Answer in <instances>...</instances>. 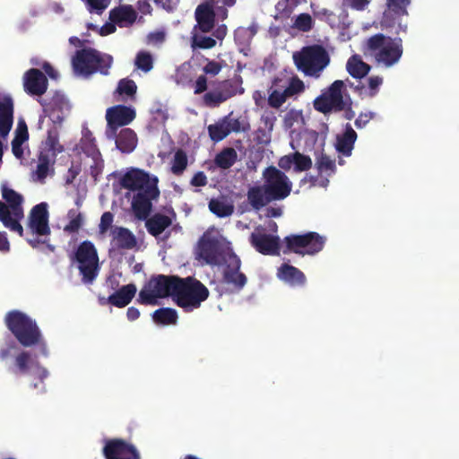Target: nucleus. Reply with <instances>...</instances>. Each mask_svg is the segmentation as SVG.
<instances>
[{
	"label": "nucleus",
	"instance_id": "nucleus-1",
	"mask_svg": "<svg viewBox=\"0 0 459 459\" xmlns=\"http://www.w3.org/2000/svg\"><path fill=\"white\" fill-rule=\"evenodd\" d=\"M4 324L22 347H38L40 355L48 356V343L41 330L27 314L19 310L9 311L5 315Z\"/></svg>",
	"mask_w": 459,
	"mask_h": 459
},
{
	"label": "nucleus",
	"instance_id": "nucleus-2",
	"mask_svg": "<svg viewBox=\"0 0 459 459\" xmlns=\"http://www.w3.org/2000/svg\"><path fill=\"white\" fill-rule=\"evenodd\" d=\"M112 64V57L88 48L77 50L72 59L75 74L88 77L95 73L107 75Z\"/></svg>",
	"mask_w": 459,
	"mask_h": 459
},
{
	"label": "nucleus",
	"instance_id": "nucleus-3",
	"mask_svg": "<svg viewBox=\"0 0 459 459\" xmlns=\"http://www.w3.org/2000/svg\"><path fill=\"white\" fill-rule=\"evenodd\" d=\"M2 195L8 205L0 201V221H2L4 227L22 237L23 228L20 223V221L24 216L22 206V195L13 189L7 187L3 188Z\"/></svg>",
	"mask_w": 459,
	"mask_h": 459
},
{
	"label": "nucleus",
	"instance_id": "nucleus-4",
	"mask_svg": "<svg viewBox=\"0 0 459 459\" xmlns=\"http://www.w3.org/2000/svg\"><path fill=\"white\" fill-rule=\"evenodd\" d=\"M73 259L78 263L82 282L87 285L92 284L100 269L99 255L94 244L90 240L82 241L74 252Z\"/></svg>",
	"mask_w": 459,
	"mask_h": 459
},
{
	"label": "nucleus",
	"instance_id": "nucleus-5",
	"mask_svg": "<svg viewBox=\"0 0 459 459\" xmlns=\"http://www.w3.org/2000/svg\"><path fill=\"white\" fill-rule=\"evenodd\" d=\"M120 186L136 192L132 196L131 209L137 220H143V169H131L121 178Z\"/></svg>",
	"mask_w": 459,
	"mask_h": 459
},
{
	"label": "nucleus",
	"instance_id": "nucleus-6",
	"mask_svg": "<svg viewBox=\"0 0 459 459\" xmlns=\"http://www.w3.org/2000/svg\"><path fill=\"white\" fill-rule=\"evenodd\" d=\"M37 354L32 355L29 351H21L14 357L13 365L9 368L10 372L15 376L33 374L43 384L48 373L37 360Z\"/></svg>",
	"mask_w": 459,
	"mask_h": 459
},
{
	"label": "nucleus",
	"instance_id": "nucleus-7",
	"mask_svg": "<svg viewBox=\"0 0 459 459\" xmlns=\"http://www.w3.org/2000/svg\"><path fill=\"white\" fill-rule=\"evenodd\" d=\"M102 453L105 459H140L135 446L121 438L106 440Z\"/></svg>",
	"mask_w": 459,
	"mask_h": 459
},
{
	"label": "nucleus",
	"instance_id": "nucleus-8",
	"mask_svg": "<svg viewBox=\"0 0 459 459\" xmlns=\"http://www.w3.org/2000/svg\"><path fill=\"white\" fill-rule=\"evenodd\" d=\"M135 118V110L125 105L110 107L106 111L108 127L116 134L118 127L130 124Z\"/></svg>",
	"mask_w": 459,
	"mask_h": 459
},
{
	"label": "nucleus",
	"instance_id": "nucleus-9",
	"mask_svg": "<svg viewBox=\"0 0 459 459\" xmlns=\"http://www.w3.org/2000/svg\"><path fill=\"white\" fill-rule=\"evenodd\" d=\"M28 226L31 232L38 236L50 234L48 204L46 203H40L32 207L29 215Z\"/></svg>",
	"mask_w": 459,
	"mask_h": 459
},
{
	"label": "nucleus",
	"instance_id": "nucleus-10",
	"mask_svg": "<svg viewBox=\"0 0 459 459\" xmlns=\"http://www.w3.org/2000/svg\"><path fill=\"white\" fill-rule=\"evenodd\" d=\"M48 86V78L37 68H30L23 74V88L30 96H42L47 91Z\"/></svg>",
	"mask_w": 459,
	"mask_h": 459
},
{
	"label": "nucleus",
	"instance_id": "nucleus-11",
	"mask_svg": "<svg viewBox=\"0 0 459 459\" xmlns=\"http://www.w3.org/2000/svg\"><path fill=\"white\" fill-rule=\"evenodd\" d=\"M136 293V287L134 284L130 283L120 287L118 290H115L112 294H110L108 299L99 298L100 304L104 306L106 304H110L117 307H126L133 299Z\"/></svg>",
	"mask_w": 459,
	"mask_h": 459
},
{
	"label": "nucleus",
	"instance_id": "nucleus-12",
	"mask_svg": "<svg viewBox=\"0 0 459 459\" xmlns=\"http://www.w3.org/2000/svg\"><path fill=\"white\" fill-rule=\"evenodd\" d=\"M13 100L10 95L0 96V135L6 137L13 123Z\"/></svg>",
	"mask_w": 459,
	"mask_h": 459
},
{
	"label": "nucleus",
	"instance_id": "nucleus-13",
	"mask_svg": "<svg viewBox=\"0 0 459 459\" xmlns=\"http://www.w3.org/2000/svg\"><path fill=\"white\" fill-rule=\"evenodd\" d=\"M64 152V146L59 143V131L53 126L48 130L47 137L40 144L39 154L56 159L58 153Z\"/></svg>",
	"mask_w": 459,
	"mask_h": 459
},
{
	"label": "nucleus",
	"instance_id": "nucleus-14",
	"mask_svg": "<svg viewBox=\"0 0 459 459\" xmlns=\"http://www.w3.org/2000/svg\"><path fill=\"white\" fill-rule=\"evenodd\" d=\"M136 18L137 13L132 5H119L109 12V20L119 27L132 25Z\"/></svg>",
	"mask_w": 459,
	"mask_h": 459
},
{
	"label": "nucleus",
	"instance_id": "nucleus-15",
	"mask_svg": "<svg viewBox=\"0 0 459 459\" xmlns=\"http://www.w3.org/2000/svg\"><path fill=\"white\" fill-rule=\"evenodd\" d=\"M112 244L120 249H133L136 246L134 235L126 228L116 226L111 230Z\"/></svg>",
	"mask_w": 459,
	"mask_h": 459
},
{
	"label": "nucleus",
	"instance_id": "nucleus-16",
	"mask_svg": "<svg viewBox=\"0 0 459 459\" xmlns=\"http://www.w3.org/2000/svg\"><path fill=\"white\" fill-rule=\"evenodd\" d=\"M137 91L136 83L128 78L121 79L117 87L113 92V98L116 101L126 102L135 99Z\"/></svg>",
	"mask_w": 459,
	"mask_h": 459
},
{
	"label": "nucleus",
	"instance_id": "nucleus-17",
	"mask_svg": "<svg viewBox=\"0 0 459 459\" xmlns=\"http://www.w3.org/2000/svg\"><path fill=\"white\" fill-rule=\"evenodd\" d=\"M136 143V134L130 128L122 129L116 138L117 148L122 152H131L135 148Z\"/></svg>",
	"mask_w": 459,
	"mask_h": 459
},
{
	"label": "nucleus",
	"instance_id": "nucleus-18",
	"mask_svg": "<svg viewBox=\"0 0 459 459\" xmlns=\"http://www.w3.org/2000/svg\"><path fill=\"white\" fill-rule=\"evenodd\" d=\"M29 138L28 128L25 123H20L15 131L14 138L12 141V152L13 155L21 159L23 156L22 144Z\"/></svg>",
	"mask_w": 459,
	"mask_h": 459
},
{
	"label": "nucleus",
	"instance_id": "nucleus-19",
	"mask_svg": "<svg viewBox=\"0 0 459 459\" xmlns=\"http://www.w3.org/2000/svg\"><path fill=\"white\" fill-rule=\"evenodd\" d=\"M80 150L89 157L95 159L97 156H100V152L97 148L95 138L92 135V133L86 129L79 143Z\"/></svg>",
	"mask_w": 459,
	"mask_h": 459
},
{
	"label": "nucleus",
	"instance_id": "nucleus-20",
	"mask_svg": "<svg viewBox=\"0 0 459 459\" xmlns=\"http://www.w3.org/2000/svg\"><path fill=\"white\" fill-rule=\"evenodd\" d=\"M56 159L50 158L47 155L39 154V163L37 169L33 172L32 178L35 181L44 183L48 175L49 167L55 163Z\"/></svg>",
	"mask_w": 459,
	"mask_h": 459
},
{
	"label": "nucleus",
	"instance_id": "nucleus-21",
	"mask_svg": "<svg viewBox=\"0 0 459 459\" xmlns=\"http://www.w3.org/2000/svg\"><path fill=\"white\" fill-rule=\"evenodd\" d=\"M72 213H73L72 219L70 220L69 223L66 224L64 228V230L68 233L77 232L82 225V214L78 213V214L74 215V212L70 211L69 215L71 216Z\"/></svg>",
	"mask_w": 459,
	"mask_h": 459
},
{
	"label": "nucleus",
	"instance_id": "nucleus-22",
	"mask_svg": "<svg viewBox=\"0 0 459 459\" xmlns=\"http://www.w3.org/2000/svg\"><path fill=\"white\" fill-rule=\"evenodd\" d=\"M114 216L110 212H105L100 218L99 230L100 233H106L109 228H111Z\"/></svg>",
	"mask_w": 459,
	"mask_h": 459
},
{
	"label": "nucleus",
	"instance_id": "nucleus-23",
	"mask_svg": "<svg viewBox=\"0 0 459 459\" xmlns=\"http://www.w3.org/2000/svg\"><path fill=\"white\" fill-rule=\"evenodd\" d=\"M90 12L95 11L97 13H101L108 4V0H87Z\"/></svg>",
	"mask_w": 459,
	"mask_h": 459
},
{
	"label": "nucleus",
	"instance_id": "nucleus-24",
	"mask_svg": "<svg viewBox=\"0 0 459 459\" xmlns=\"http://www.w3.org/2000/svg\"><path fill=\"white\" fill-rule=\"evenodd\" d=\"M93 160V164L91 165L90 173L91 176L94 178V181L98 180V177L101 174L103 160L100 159V156H97Z\"/></svg>",
	"mask_w": 459,
	"mask_h": 459
},
{
	"label": "nucleus",
	"instance_id": "nucleus-25",
	"mask_svg": "<svg viewBox=\"0 0 459 459\" xmlns=\"http://www.w3.org/2000/svg\"><path fill=\"white\" fill-rule=\"evenodd\" d=\"M106 286L110 290L115 291L119 289V281L115 275H110L106 280Z\"/></svg>",
	"mask_w": 459,
	"mask_h": 459
},
{
	"label": "nucleus",
	"instance_id": "nucleus-26",
	"mask_svg": "<svg viewBox=\"0 0 459 459\" xmlns=\"http://www.w3.org/2000/svg\"><path fill=\"white\" fill-rule=\"evenodd\" d=\"M116 31V26L115 23H106L103 25L100 30V34L101 36H106L111 33H114Z\"/></svg>",
	"mask_w": 459,
	"mask_h": 459
},
{
	"label": "nucleus",
	"instance_id": "nucleus-27",
	"mask_svg": "<svg viewBox=\"0 0 459 459\" xmlns=\"http://www.w3.org/2000/svg\"><path fill=\"white\" fill-rule=\"evenodd\" d=\"M10 249V243L5 232H0V251L6 252Z\"/></svg>",
	"mask_w": 459,
	"mask_h": 459
},
{
	"label": "nucleus",
	"instance_id": "nucleus-28",
	"mask_svg": "<svg viewBox=\"0 0 459 459\" xmlns=\"http://www.w3.org/2000/svg\"><path fill=\"white\" fill-rule=\"evenodd\" d=\"M126 316L130 321L136 320L140 317V311L134 307H130L126 311Z\"/></svg>",
	"mask_w": 459,
	"mask_h": 459
},
{
	"label": "nucleus",
	"instance_id": "nucleus-29",
	"mask_svg": "<svg viewBox=\"0 0 459 459\" xmlns=\"http://www.w3.org/2000/svg\"><path fill=\"white\" fill-rule=\"evenodd\" d=\"M15 348V344L13 342L9 347L0 349V359L5 360L11 354V349Z\"/></svg>",
	"mask_w": 459,
	"mask_h": 459
},
{
	"label": "nucleus",
	"instance_id": "nucleus-30",
	"mask_svg": "<svg viewBox=\"0 0 459 459\" xmlns=\"http://www.w3.org/2000/svg\"><path fill=\"white\" fill-rule=\"evenodd\" d=\"M43 69L45 70V72L47 73V74L49 77L54 78V79H56L57 77V72L51 66L50 64L45 63L43 65Z\"/></svg>",
	"mask_w": 459,
	"mask_h": 459
},
{
	"label": "nucleus",
	"instance_id": "nucleus-31",
	"mask_svg": "<svg viewBox=\"0 0 459 459\" xmlns=\"http://www.w3.org/2000/svg\"><path fill=\"white\" fill-rule=\"evenodd\" d=\"M135 65L138 69L143 70V50H140L135 57Z\"/></svg>",
	"mask_w": 459,
	"mask_h": 459
},
{
	"label": "nucleus",
	"instance_id": "nucleus-32",
	"mask_svg": "<svg viewBox=\"0 0 459 459\" xmlns=\"http://www.w3.org/2000/svg\"><path fill=\"white\" fill-rule=\"evenodd\" d=\"M28 242H29V244H30L33 248L37 247H38V245H39V243H43L42 241H40V240H39V239H34V240L30 239V240H28Z\"/></svg>",
	"mask_w": 459,
	"mask_h": 459
},
{
	"label": "nucleus",
	"instance_id": "nucleus-33",
	"mask_svg": "<svg viewBox=\"0 0 459 459\" xmlns=\"http://www.w3.org/2000/svg\"><path fill=\"white\" fill-rule=\"evenodd\" d=\"M69 172L72 173V178L71 179H67L66 180V183L69 184V183H72L73 180L75 178L76 175H77V171H73L72 169H69Z\"/></svg>",
	"mask_w": 459,
	"mask_h": 459
},
{
	"label": "nucleus",
	"instance_id": "nucleus-34",
	"mask_svg": "<svg viewBox=\"0 0 459 459\" xmlns=\"http://www.w3.org/2000/svg\"><path fill=\"white\" fill-rule=\"evenodd\" d=\"M143 299H144V297H143V289L140 290L139 293H138V298H137V301L140 302V303H143Z\"/></svg>",
	"mask_w": 459,
	"mask_h": 459
},
{
	"label": "nucleus",
	"instance_id": "nucleus-35",
	"mask_svg": "<svg viewBox=\"0 0 459 459\" xmlns=\"http://www.w3.org/2000/svg\"><path fill=\"white\" fill-rule=\"evenodd\" d=\"M3 144H2V142L0 141V163L2 162V157H3Z\"/></svg>",
	"mask_w": 459,
	"mask_h": 459
},
{
	"label": "nucleus",
	"instance_id": "nucleus-36",
	"mask_svg": "<svg viewBox=\"0 0 459 459\" xmlns=\"http://www.w3.org/2000/svg\"><path fill=\"white\" fill-rule=\"evenodd\" d=\"M70 42H72V43L80 42V39L76 37H72V38H70Z\"/></svg>",
	"mask_w": 459,
	"mask_h": 459
},
{
	"label": "nucleus",
	"instance_id": "nucleus-37",
	"mask_svg": "<svg viewBox=\"0 0 459 459\" xmlns=\"http://www.w3.org/2000/svg\"><path fill=\"white\" fill-rule=\"evenodd\" d=\"M126 197L129 199V198L131 197L130 193H126Z\"/></svg>",
	"mask_w": 459,
	"mask_h": 459
},
{
	"label": "nucleus",
	"instance_id": "nucleus-38",
	"mask_svg": "<svg viewBox=\"0 0 459 459\" xmlns=\"http://www.w3.org/2000/svg\"><path fill=\"white\" fill-rule=\"evenodd\" d=\"M32 387L33 388H38V384L37 383L32 384Z\"/></svg>",
	"mask_w": 459,
	"mask_h": 459
},
{
	"label": "nucleus",
	"instance_id": "nucleus-39",
	"mask_svg": "<svg viewBox=\"0 0 459 459\" xmlns=\"http://www.w3.org/2000/svg\"><path fill=\"white\" fill-rule=\"evenodd\" d=\"M48 247H49L51 250H54V247H52V246H48Z\"/></svg>",
	"mask_w": 459,
	"mask_h": 459
}]
</instances>
